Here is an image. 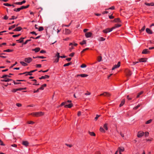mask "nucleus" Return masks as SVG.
<instances>
[{"instance_id": "1", "label": "nucleus", "mask_w": 154, "mask_h": 154, "mask_svg": "<svg viewBox=\"0 0 154 154\" xmlns=\"http://www.w3.org/2000/svg\"><path fill=\"white\" fill-rule=\"evenodd\" d=\"M44 114V112H32L30 114L35 117H39L43 116Z\"/></svg>"}, {"instance_id": "2", "label": "nucleus", "mask_w": 154, "mask_h": 154, "mask_svg": "<svg viewBox=\"0 0 154 154\" xmlns=\"http://www.w3.org/2000/svg\"><path fill=\"white\" fill-rule=\"evenodd\" d=\"M29 5H28L26 6H21L20 8H15L14 10V11H15L18 12L19 11L21 10H22L24 9H26L28 8L29 7Z\"/></svg>"}, {"instance_id": "3", "label": "nucleus", "mask_w": 154, "mask_h": 154, "mask_svg": "<svg viewBox=\"0 0 154 154\" xmlns=\"http://www.w3.org/2000/svg\"><path fill=\"white\" fill-rule=\"evenodd\" d=\"M125 72L126 76L128 77L130 76L132 74L131 71L128 69H126L125 70Z\"/></svg>"}, {"instance_id": "4", "label": "nucleus", "mask_w": 154, "mask_h": 154, "mask_svg": "<svg viewBox=\"0 0 154 154\" xmlns=\"http://www.w3.org/2000/svg\"><path fill=\"white\" fill-rule=\"evenodd\" d=\"M113 29L112 27L111 28H108L103 30V32L104 33H107L112 31Z\"/></svg>"}, {"instance_id": "5", "label": "nucleus", "mask_w": 154, "mask_h": 154, "mask_svg": "<svg viewBox=\"0 0 154 154\" xmlns=\"http://www.w3.org/2000/svg\"><path fill=\"white\" fill-rule=\"evenodd\" d=\"M121 63L120 62H119L117 65H115L112 67V70H114L116 68H119L120 66Z\"/></svg>"}, {"instance_id": "6", "label": "nucleus", "mask_w": 154, "mask_h": 154, "mask_svg": "<svg viewBox=\"0 0 154 154\" xmlns=\"http://www.w3.org/2000/svg\"><path fill=\"white\" fill-rule=\"evenodd\" d=\"M32 59L30 57H28L25 58L24 61L28 63H29L32 61Z\"/></svg>"}, {"instance_id": "7", "label": "nucleus", "mask_w": 154, "mask_h": 154, "mask_svg": "<svg viewBox=\"0 0 154 154\" xmlns=\"http://www.w3.org/2000/svg\"><path fill=\"white\" fill-rule=\"evenodd\" d=\"M88 75L86 74H81L77 75L75 76V77H78L79 76H80L82 77H86L88 76Z\"/></svg>"}, {"instance_id": "8", "label": "nucleus", "mask_w": 154, "mask_h": 154, "mask_svg": "<svg viewBox=\"0 0 154 154\" xmlns=\"http://www.w3.org/2000/svg\"><path fill=\"white\" fill-rule=\"evenodd\" d=\"M144 133L143 132L139 131L138 133L137 136L139 138L142 137L144 135Z\"/></svg>"}, {"instance_id": "9", "label": "nucleus", "mask_w": 154, "mask_h": 154, "mask_svg": "<svg viewBox=\"0 0 154 154\" xmlns=\"http://www.w3.org/2000/svg\"><path fill=\"white\" fill-rule=\"evenodd\" d=\"M92 33L91 32H89L85 33V36L87 38H90L91 37Z\"/></svg>"}, {"instance_id": "10", "label": "nucleus", "mask_w": 154, "mask_h": 154, "mask_svg": "<svg viewBox=\"0 0 154 154\" xmlns=\"http://www.w3.org/2000/svg\"><path fill=\"white\" fill-rule=\"evenodd\" d=\"M150 53V51H148V49H145L143 50L142 53V54H148Z\"/></svg>"}, {"instance_id": "11", "label": "nucleus", "mask_w": 154, "mask_h": 154, "mask_svg": "<svg viewBox=\"0 0 154 154\" xmlns=\"http://www.w3.org/2000/svg\"><path fill=\"white\" fill-rule=\"evenodd\" d=\"M147 58H142L139 59V62H146Z\"/></svg>"}, {"instance_id": "12", "label": "nucleus", "mask_w": 154, "mask_h": 154, "mask_svg": "<svg viewBox=\"0 0 154 154\" xmlns=\"http://www.w3.org/2000/svg\"><path fill=\"white\" fill-rule=\"evenodd\" d=\"M146 32L149 34H151L153 33V32L151 29H149L147 28L146 29Z\"/></svg>"}, {"instance_id": "13", "label": "nucleus", "mask_w": 154, "mask_h": 154, "mask_svg": "<svg viewBox=\"0 0 154 154\" xmlns=\"http://www.w3.org/2000/svg\"><path fill=\"white\" fill-rule=\"evenodd\" d=\"M50 76L48 75H45V76H42L41 77L39 78L40 79H45L46 78H49Z\"/></svg>"}, {"instance_id": "14", "label": "nucleus", "mask_w": 154, "mask_h": 154, "mask_svg": "<svg viewBox=\"0 0 154 154\" xmlns=\"http://www.w3.org/2000/svg\"><path fill=\"white\" fill-rule=\"evenodd\" d=\"M22 144L25 146H28L29 143L27 141H23L22 143Z\"/></svg>"}, {"instance_id": "15", "label": "nucleus", "mask_w": 154, "mask_h": 154, "mask_svg": "<svg viewBox=\"0 0 154 154\" xmlns=\"http://www.w3.org/2000/svg\"><path fill=\"white\" fill-rule=\"evenodd\" d=\"M73 106V104L72 103H71L70 104H68L65 105L64 106V107L65 108H71L72 106Z\"/></svg>"}, {"instance_id": "16", "label": "nucleus", "mask_w": 154, "mask_h": 154, "mask_svg": "<svg viewBox=\"0 0 154 154\" xmlns=\"http://www.w3.org/2000/svg\"><path fill=\"white\" fill-rule=\"evenodd\" d=\"M73 45V44L72 43H69V45L71 46L70 47H69V50L70 52H71L72 51V50L74 48L72 45Z\"/></svg>"}, {"instance_id": "17", "label": "nucleus", "mask_w": 154, "mask_h": 154, "mask_svg": "<svg viewBox=\"0 0 154 154\" xmlns=\"http://www.w3.org/2000/svg\"><path fill=\"white\" fill-rule=\"evenodd\" d=\"M26 2L25 0H23L22 2H17L14 3L16 5H22L23 4L25 3Z\"/></svg>"}, {"instance_id": "18", "label": "nucleus", "mask_w": 154, "mask_h": 154, "mask_svg": "<svg viewBox=\"0 0 154 154\" xmlns=\"http://www.w3.org/2000/svg\"><path fill=\"white\" fill-rule=\"evenodd\" d=\"M40 48H39L37 47L35 49H33L32 50L33 51H35V52H38L40 51Z\"/></svg>"}, {"instance_id": "19", "label": "nucleus", "mask_w": 154, "mask_h": 154, "mask_svg": "<svg viewBox=\"0 0 154 154\" xmlns=\"http://www.w3.org/2000/svg\"><path fill=\"white\" fill-rule=\"evenodd\" d=\"M29 72H30H30H26L23 73H19L18 74V75H23V74H25L28 73V74L29 75H32V74L31 73H29Z\"/></svg>"}, {"instance_id": "20", "label": "nucleus", "mask_w": 154, "mask_h": 154, "mask_svg": "<svg viewBox=\"0 0 154 154\" xmlns=\"http://www.w3.org/2000/svg\"><path fill=\"white\" fill-rule=\"evenodd\" d=\"M104 96L109 97L111 95V94L110 93L107 92H104Z\"/></svg>"}, {"instance_id": "21", "label": "nucleus", "mask_w": 154, "mask_h": 154, "mask_svg": "<svg viewBox=\"0 0 154 154\" xmlns=\"http://www.w3.org/2000/svg\"><path fill=\"white\" fill-rule=\"evenodd\" d=\"M12 80L11 79H2L1 81L2 82H7L10 81H12Z\"/></svg>"}, {"instance_id": "22", "label": "nucleus", "mask_w": 154, "mask_h": 154, "mask_svg": "<svg viewBox=\"0 0 154 154\" xmlns=\"http://www.w3.org/2000/svg\"><path fill=\"white\" fill-rule=\"evenodd\" d=\"M125 102V99H123L122 100L121 102V103L119 105L120 107H121L124 104Z\"/></svg>"}, {"instance_id": "23", "label": "nucleus", "mask_w": 154, "mask_h": 154, "mask_svg": "<svg viewBox=\"0 0 154 154\" xmlns=\"http://www.w3.org/2000/svg\"><path fill=\"white\" fill-rule=\"evenodd\" d=\"M121 26V24H116L115 25V26L112 27V29H114L116 28H118V27H119Z\"/></svg>"}, {"instance_id": "24", "label": "nucleus", "mask_w": 154, "mask_h": 154, "mask_svg": "<svg viewBox=\"0 0 154 154\" xmlns=\"http://www.w3.org/2000/svg\"><path fill=\"white\" fill-rule=\"evenodd\" d=\"M86 44V41L85 40H83L82 41V42H80V44L82 45L84 44Z\"/></svg>"}, {"instance_id": "25", "label": "nucleus", "mask_w": 154, "mask_h": 154, "mask_svg": "<svg viewBox=\"0 0 154 154\" xmlns=\"http://www.w3.org/2000/svg\"><path fill=\"white\" fill-rule=\"evenodd\" d=\"M118 149H119V152H122L124 151V148L123 147H119Z\"/></svg>"}, {"instance_id": "26", "label": "nucleus", "mask_w": 154, "mask_h": 154, "mask_svg": "<svg viewBox=\"0 0 154 154\" xmlns=\"http://www.w3.org/2000/svg\"><path fill=\"white\" fill-rule=\"evenodd\" d=\"M145 4L146 5L148 6H154V3H153V2H152V3H145Z\"/></svg>"}, {"instance_id": "27", "label": "nucleus", "mask_w": 154, "mask_h": 154, "mask_svg": "<svg viewBox=\"0 0 154 154\" xmlns=\"http://www.w3.org/2000/svg\"><path fill=\"white\" fill-rule=\"evenodd\" d=\"M22 29L21 27H18L14 30V31H20Z\"/></svg>"}, {"instance_id": "28", "label": "nucleus", "mask_w": 154, "mask_h": 154, "mask_svg": "<svg viewBox=\"0 0 154 154\" xmlns=\"http://www.w3.org/2000/svg\"><path fill=\"white\" fill-rule=\"evenodd\" d=\"M88 133L90 134V135L91 136H95V133L93 132H91L89 131Z\"/></svg>"}, {"instance_id": "29", "label": "nucleus", "mask_w": 154, "mask_h": 154, "mask_svg": "<svg viewBox=\"0 0 154 154\" xmlns=\"http://www.w3.org/2000/svg\"><path fill=\"white\" fill-rule=\"evenodd\" d=\"M20 63L22 64L23 66H27L28 65V64L25 63V62H23V61H20Z\"/></svg>"}, {"instance_id": "30", "label": "nucleus", "mask_w": 154, "mask_h": 154, "mask_svg": "<svg viewBox=\"0 0 154 154\" xmlns=\"http://www.w3.org/2000/svg\"><path fill=\"white\" fill-rule=\"evenodd\" d=\"M114 21L115 22H121V21L120 20V19L119 18H117L116 19H115Z\"/></svg>"}, {"instance_id": "31", "label": "nucleus", "mask_w": 154, "mask_h": 154, "mask_svg": "<svg viewBox=\"0 0 154 154\" xmlns=\"http://www.w3.org/2000/svg\"><path fill=\"white\" fill-rule=\"evenodd\" d=\"M72 64V62H70L69 63H68L65 64L63 66L65 67L66 66H68L71 64Z\"/></svg>"}, {"instance_id": "32", "label": "nucleus", "mask_w": 154, "mask_h": 154, "mask_svg": "<svg viewBox=\"0 0 154 154\" xmlns=\"http://www.w3.org/2000/svg\"><path fill=\"white\" fill-rule=\"evenodd\" d=\"M107 123H105L103 126V128L106 130H108V128L107 127Z\"/></svg>"}, {"instance_id": "33", "label": "nucleus", "mask_w": 154, "mask_h": 154, "mask_svg": "<svg viewBox=\"0 0 154 154\" xmlns=\"http://www.w3.org/2000/svg\"><path fill=\"white\" fill-rule=\"evenodd\" d=\"M149 44H154V39H152V40H150L148 43Z\"/></svg>"}, {"instance_id": "34", "label": "nucleus", "mask_w": 154, "mask_h": 154, "mask_svg": "<svg viewBox=\"0 0 154 154\" xmlns=\"http://www.w3.org/2000/svg\"><path fill=\"white\" fill-rule=\"evenodd\" d=\"M100 131L101 132H103V133H105V130L102 127H100Z\"/></svg>"}, {"instance_id": "35", "label": "nucleus", "mask_w": 154, "mask_h": 154, "mask_svg": "<svg viewBox=\"0 0 154 154\" xmlns=\"http://www.w3.org/2000/svg\"><path fill=\"white\" fill-rule=\"evenodd\" d=\"M60 53L58 52H57L56 54V55L54 57H57L58 58H59L60 57Z\"/></svg>"}, {"instance_id": "36", "label": "nucleus", "mask_w": 154, "mask_h": 154, "mask_svg": "<svg viewBox=\"0 0 154 154\" xmlns=\"http://www.w3.org/2000/svg\"><path fill=\"white\" fill-rule=\"evenodd\" d=\"M6 77H11V76L8 75H3L1 77V78L4 79H6Z\"/></svg>"}, {"instance_id": "37", "label": "nucleus", "mask_w": 154, "mask_h": 154, "mask_svg": "<svg viewBox=\"0 0 154 154\" xmlns=\"http://www.w3.org/2000/svg\"><path fill=\"white\" fill-rule=\"evenodd\" d=\"M143 92L142 91H141L140 92H139L138 94V95L137 96L136 98H138L140 97V95H141L142 94H143Z\"/></svg>"}, {"instance_id": "38", "label": "nucleus", "mask_w": 154, "mask_h": 154, "mask_svg": "<svg viewBox=\"0 0 154 154\" xmlns=\"http://www.w3.org/2000/svg\"><path fill=\"white\" fill-rule=\"evenodd\" d=\"M65 33L66 34H69L70 33V31L68 29H65Z\"/></svg>"}, {"instance_id": "39", "label": "nucleus", "mask_w": 154, "mask_h": 154, "mask_svg": "<svg viewBox=\"0 0 154 154\" xmlns=\"http://www.w3.org/2000/svg\"><path fill=\"white\" fill-rule=\"evenodd\" d=\"M15 26H16L15 25H13L12 26H10V27H9V30H10L11 29H12L14 28H15Z\"/></svg>"}, {"instance_id": "40", "label": "nucleus", "mask_w": 154, "mask_h": 154, "mask_svg": "<svg viewBox=\"0 0 154 154\" xmlns=\"http://www.w3.org/2000/svg\"><path fill=\"white\" fill-rule=\"evenodd\" d=\"M20 35V34H18L17 35H12L13 38H17Z\"/></svg>"}, {"instance_id": "41", "label": "nucleus", "mask_w": 154, "mask_h": 154, "mask_svg": "<svg viewBox=\"0 0 154 154\" xmlns=\"http://www.w3.org/2000/svg\"><path fill=\"white\" fill-rule=\"evenodd\" d=\"M26 88H17V91H21L22 90H26Z\"/></svg>"}, {"instance_id": "42", "label": "nucleus", "mask_w": 154, "mask_h": 154, "mask_svg": "<svg viewBox=\"0 0 154 154\" xmlns=\"http://www.w3.org/2000/svg\"><path fill=\"white\" fill-rule=\"evenodd\" d=\"M44 29V28L42 26H40L38 28V31H42Z\"/></svg>"}, {"instance_id": "43", "label": "nucleus", "mask_w": 154, "mask_h": 154, "mask_svg": "<svg viewBox=\"0 0 154 154\" xmlns=\"http://www.w3.org/2000/svg\"><path fill=\"white\" fill-rule=\"evenodd\" d=\"M140 106V105L139 104L137 106L134 107L133 108V109H134V110H136V109H137L138 108V107H139Z\"/></svg>"}, {"instance_id": "44", "label": "nucleus", "mask_w": 154, "mask_h": 154, "mask_svg": "<svg viewBox=\"0 0 154 154\" xmlns=\"http://www.w3.org/2000/svg\"><path fill=\"white\" fill-rule=\"evenodd\" d=\"M3 5L7 6H11V5L8 3H4Z\"/></svg>"}, {"instance_id": "45", "label": "nucleus", "mask_w": 154, "mask_h": 154, "mask_svg": "<svg viewBox=\"0 0 154 154\" xmlns=\"http://www.w3.org/2000/svg\"><path fill=\"white\" fill-rule=\"evenodd\" d=\"M0 145L5 146V144L3 143V141L0 139Z\"/></svg>"}, {"instance_id": "46", "label": "nucleus", "mask_w": 154, "mask_h": 154, "mask_svg": "<svg viewBox=\"0 0 154 154\" xmlns=\"http://www.w3.org/2000/svg\"><path fill=\"white\" fill-rule=\"evenodd\" d=\"M152 120L151 119H150L148 120V121H147L146 122V124H149V123H150L152 122Z\"/></svg>"}, {"instance_id": "47", "label": "nucleus", "mask_w": 154, "mask_h": 154, "mask_svg": "<svg viewBox=\"0 0 154 154\" xmlns=\"http://www.w3.org/2000/svg\"><path fill=\"white\" fill-rule=\"evenodd\" d=\"M31 41V39H29L26 40L25 42L23 43V45H25L28 42L30 41Z\"/></svg>"}, {"instance_id": "48", "label": "nucleus", "mask_w": 154, "mask_h": 154, "mask_svg": "<svg viewBox=\"0 0 154 154\" xmlns=\"http://www.w3.org/2000/svg\"><path fill=\"white\" fill-rule=\"evenodd\" d=\"M27 123L29 124H33L34 123V122L32 121H29Z\"/></svg>"}, {"instance_id": "49", "label": "nucleus", "mask_w": 154, "mask_h": 154, "mask_svg": "<svg viewBox=\"0 0 154 154\" xmlns=\"http://www.w3.org/2000/svg\"><path fill=\"white\" fill-rule=\"evenodd\" d=\"M87 66L84 64H82L80 66V67L82 68L86 67Z\"/></svg>"}, {"instance_id": "50", "label": "nucleus", "mask_w": 154, "mask_h": 154, "mask_svg": "<svg viewBox=\"0 0 154 154\" xmlns=\"http://www.w3.org/2000/svg\"><path fill=\"white\" fill-rule=\"evenodd\" d=\"M145 29V26H144L140 30V32H142Z\"/></svg>"}, {"instance_id": "51", "label": "nucleus", "mask_w": 154, "mask_h": 154, "mask_svg": "<svg viewBox=\"0 0 154 154\" xmlns=\"http://www.w3.org/2000/svg\"><path fill=\"white\" fill-rule=\"evenodd\" d=\"M17 63V62H15V63L14 64H13L10 67V68H12L14 66H15L16 65Z\"/></svg>"}, {"instance_id": "52", "label": "nucleus", "mask_w": 154, "mask_h": 154, "mask_svg": "<svg viewBox=\"0 0 154 154\" xmlns=\"http://www.w3.org/2000/svg\"><path fill=\"white\" fill-rule=\"evenodd\" d=\"M13 82L14 85H17V84H21V83L19 82H15L14 80L13 81Z\"/></svg>"}, {"instance_id": "53", "label": "nucleus", "mask_w": 154, "mask_h": 154, "mask_svg": "<svg viewBox=\"0 0 154 154\" xmlns=\"http://www.w3.org/2000/svg\"><path fill=\"white\" fill-rule=\"evenodd\" d=\"M74 54H75V53L72 52L69 54V56L72 57L74 56Z\"/></svg>"}, {"instance_id": "54", "label": "nucleus", "mask_w": 154, "mask_h": 154, "mask_svg": "<svg viewBox=\"0 0 154 154\" xmlns=\"http://www.w3.org/2000/svg\"><path fill=\"white\" fill-rule=\"evenodd\" d=\"M89 49V48H86L85 49H84L81 52V53H83L84 51H85L87 50H88V49Z\"/></svg>"}, {"instance_id": "55", "label": "nucleus", "mask_w": 154, "mask_h": 154, "mask_svg": "<svg viewBox=\"0 0 154 154\" xmlns=\"http://www.w3.org/2000/svg\"><path fill=\"white\" fill-rule=\"evenodd\" d=\"M59 58H57L55 59L54 61V63H57L59 61Z\"/></svg>"}, {"instance_id": "56", "label": "nucleus", "mask_w": 154, "mask_h": 154, "mask_svg": "<svg viewBox=\"0 0 154 154\" xmlns=\"http://www.w3.org/2000/svg\"><path fill=\"white\" fill-rule=\"evenodd\" d=\"M100 116V115H97L96 116L95 118L94 119L95 121L97 120L98 117Z\"/></svg>"}, {"instance_id": "57", "label": "nucleus", "mask_w": 154, "mask_h": 154, "mask_svg": "<svg viewBox=\"0 0 154 154\" xmlns=\"http://www.w3.org/2000/svg\"><path fill=\"white\" fill-rule=\"evenodd\" d=\"M17 91V88H16V89H13L12 91L13 92H16L17 91Z\"/></svg>"}, {"instance_id": "58", "label": "nucleus", "mask_w": 154, "mask_h": 154, "mask_svg": "<svg viewBox=\"0 0 154 154\" xmlns=\"http://www.w3.org/2000/svg\"><path fill=\"white\" fill-rule=\"evenodd\" d=\"M128 42L130 43H132L134 42V41L133 39H129V40H128Z\"/></svg>"}, {"instance_id": "59", "label": "nucleus", "mask_w": 154, "mask_h": 154, "mask_svg": "<svg viewBox=\"0 0 154 154\" xmlns=\"http://www.w3.org/2000/svg\"><path fill=\"white\" fill-rule=\"evenodd\" d=\"M17 17H15V16H12V18H11L9 19L10 20H14V19H16L17 18Z\"/></svg>"}, {"instance_id": "60", "label": "nucleus", "mask_w": 154, "mask_h": 154, "mask_svg": "<svg viewBox=\"0 0 154 154\" xmlns=\"http://www.w3.org/2000/svg\"><path fill=\"white\" fill-rule=\"evenodd\" d=\"M16 105L17 106L19 107H21L22 106V104L20 103H17Z\"/></svg>"}, {"instance_id": "61", "label": "nucleus", "mask_w": 154, "mask_h": 154, "mask_svg": "<svg viewBox=\"0 0 154 154\" xmlns=\"http://www.w3.org/2000/svg\"><path fill=\"white\" fill-rule=\"evenodd\" d=\"M20 39H19V40H17V41L18 42H19L21 43L23 42V39H21V40H20Z\"/></svg>"}, {"instance_id": "62", "label": "nucleus", "mask_w": 154, "mask_h": 154, "mask_svg": "<svg viewBox=\"0 0 154 154\" xmlns=\"http://www.w3.org/2000/svg\"><path fill=\"white\" fill-rule=\"evenodd\" d=\"M44 87H43V86L42 85L41 87L39 88L38 89H39V90H43L44 89Z\"/></svg>"}, {"instance_id": "63", "label": "nucleus", "mask_w": 154, "mask_h": 154, "mask_svg": "<svg viewBox=\"0 0 154 154\" xmlns=\"http://www.w3.org/2000/svg\"><path fill=\"white\" fill-rule=\"evenodd\" d=\"M40 53H46V51L44 50H42L41 51H40Z\"/></svg>"}, {"instance_id": "64", "label": "nucleus", "mask_w": 154, "mask_h": 154, "mask_svg": "<svg viewBox=\"0 0 154 154\" xmlns=\"http://www.w3.org/2000/svg\"><path fill=\"white\" fill-rule=\"evenodd\" d=\"M36 67H38V68H40V67H41V66H42L41 64H36Z\"/></svg>"}]
</instances>
